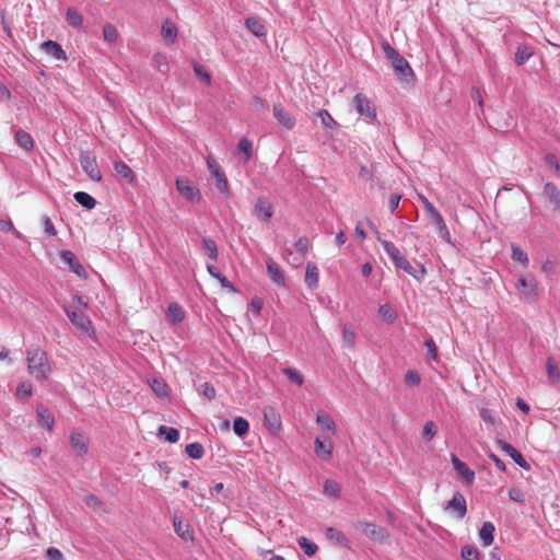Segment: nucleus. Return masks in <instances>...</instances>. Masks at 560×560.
I'll use <instances>...</instances> for the list:
<instances>
[{"label":"nucleus","instance_id":"obj_1","mask_svg":"<svg viewBox=\"0 0 560 560\" xmlns=\"http://www.w3.org/2000/svg\"><path fill=\"white\" fill-rule=\"evenodd\" d=\"M27 369L31 375L37 381H45L48 378L51 368L48 362L46 351L38 347H30L26 350Z\"/></svg>","mask_w":560,"mask_h":560},{"label":"nucleus","instance_id":"obj_2","mask_svg":"<svg viewBox=\"0 0 560 560\" xmlns=\"http://www.w3.org/2000/svg\"><path fill=\"white\" fill-rule=\"evenodd\" d=\"M377 240L381 242L385 253L388 255V257L392 259L396 268L402 269L408 275L412 276L417 280H421V278L425 275V269L423 266H420L419 271H417L409 260L400 253V250L395 246L394 243L385 240H381L377 237Z\"/></svg>","mask_w":560,"mask_h":560},{"label":"nucleus","instance_id":"obj_3","mask_svg":"<svg viewBox=\"0 0 560 560\" xmlns=\"http://www.w3.org/2000/svg\"><path fill=\"white\" fill-rule=\"evenodd\" d=\"M386 58L390 60L395 74L402 81L410 82L413 77V70L409 62L401 56L398 50L389 45L388 42H383L381 45Z\"/></svg>","mask_w":560,"mask_h":560},{"label":"nucleus","instance_id":"obj_4","mask_svg":"<svg viewBox=\"0 0 560 560\" xmlns=\"http://www.w3.org/2000/svg\"><path fill=\"white\" fill-rule=\"evenodd\" d=\"M65 312L70 322L81 331L89 332L92 329L90 318L85 315L83 310L75 304L66 305Z\"/></svg>","mask_w":560,"mask_h":560},{"label":"nucleus","instance_id":"obj_5","mask_svg":"<svg viewBox=\"0 0 560 560\" xmlns=\"http://www.w3.org/2000/svg\"><path fill=\"white\" fill-rule=\"evenodd\" d=\"M516 290L522 300L534 302L537 299V280L533 276L521 277L516 283Z\"/></svg>","mask_w":560,"mask_h":560},{"label":"nucleus","instance_id":"obj_6","mask_svg":"<svg viewBox=\"0 0 560 560\" xmlns=\"http://www.w3.org/2000/svg\"><path fill=\"white\" fill-rule=\"evenodd\" d=\"M354 526L355 528L360 529L365 536H368L371 540L377 542H384L389 536L386 528L380 527L374 523L358 521L354 523Z\"/></svg>","mask_w":560,"mask_h":560},{"label":"nucleus","instance_id":"obj_7","mask_svg":"<svg viewBox=\"0 0 560 560\" xmlns=\"http://www.w3.org/2000/svg\"><path fill=\"white\" fill-rule=\"evenodd\" d=\"M352 105L361 116L371 120L376 119V109L366 95L358 93L352 100Z\"/></svg>","mask_w":560,"mask_h":560},{"label":"nucleus","instance_id":"obj_8","mask_svg":"<svg viewBox=\"0 0 560 560\" xmlns=\"http://www.w3.org/2000/svg\"><path fill=\"white\" fill-rule=\"evenodd\" d=\"M80 163L90 179L94 182L102 180V173L94 156H91L89 152H82L80 154Z\"/></svg>","mask_w":560,"mask_h":560},{"label":"nucleus","instance_id":"obj_9","mask_svg":"<svg viewBox=\"0 0 560 560\" xmlns=\"http://www.w3.org/2000/svg\"><path fill=\"white\" fill-rule=\"evenodd\" d=\"M178 192L189 201H199L200 191L188 178L179 177L175 182Z\"/></svg>","mask_w":560,"mask_h":560},{"label":"nucleus","instance_id":"obj_10","mask_svg":"<svg viewBox=\"0 0 560 560\" xmlns=\"http://www.w3.org/2000/svg\"><path fill=\"white\" fill-rule=\"evenodd\" d=\"M262 413L265 427L271 434H278L282 425L279 412L273 407H265Z\"/></svg>","mask_w":560,"mask_h":560},{"label":"nucleus","instance_id":"obj_11","mask_svg":"<svg viewBox=\"0 0 560 560\" xmlns=\"http://www.w3.org/2000/svg\"><path fill=\"white\" fill-rule=\"evenodd\" d=\"M253 213L258 220L268 222L273 215V207L266 197H259L254 206Z\"/></svg>","mask_w":560,"mask_h":560},{"label":"nucleus","instance_id":"obj_12","mask_svg":"<svg viewBox=\"0 0 560 560\" xmlns=\"http://www.w3.org/2000/svg\"><path fill=\"white\" fill-rule=\"evenodd\" d=\"M452 464L459 476L467 485H471L475 480V472L471 470L468 465L462 462L456 455H452Z\"/></svg>","mask_w":560,"mask_h":560},{"label":"nucleus","instance_id":"obj_13","mask_svg":"<svg viewBox=\"0 0 560 560\" xmlns=\"http://www.w3.org/2000/svg\"><path fill=\"white\" fill-rule=\"evenodd\" d=\"M60 258L62 259V261H65L69 266L71 271L77 273L79 277L86 278V276H88L86 270L81 265V262L78 260L74 253H72L71 250H62L60 253Z\"/></svg>","mask_w":560,"mask_h":560},{"label":"nucleus","instance_id":"obj_14","mask_svg":"<svg viewBox=\"0 0 560 560\" xmlns=\"http://www.w3.org/2000/svg\"><path fill=\"white\" fill-rule=\"evenodd\" d=\"M497 444L498 446L504 452L506 453L520 467L524 468V469H529L530 466L529 464L526 462V459L523 457V455L516 450L514 448L510 443L503 441V440H498L497 441Z\"/></svg>","mask_w":560,"mask_h":560},{"label":"nucleus","instance_id":"obj_15","mask_svg":"<svg viewBox=\"0 0 560 560\" xmlns=\"http://www.w3.org/2000/svg\"><path fill=\"white\" fill-rule=\"evenodd\" d=\"M445 510H450L456 513L458 518H463L467 512L465 497L460 492H455L452 500L446 504Z\"/></svg>","mask_w":560,"mask_h":560},{"label":"nucleus","instance_id":"obj_16","mask_svg":"<svg viewBox=\"0 0 560 560\" xmlns=\"http://www.w3.org/2000/svg\"><path fill=\"white\" fill-rule=\"evenodd\" d=\"M273 116L284 128L291 130L295 126V118L281 104L273 105Z\"/></svg>","mask_w":560,"mask_h":560},{"label":"nucleus","instance_id":"obj_17","mask_svg":"<svg viewBox=\"0 0 560 560\" xmlns=\"http://www.w3.org/2000/svg\"><path fill=\"white\" fill-rule=\"evenodd\" d=\"M70 444L77 455L83 456L88 453L89 440L83 433L72 431L70 434Z\"/></svg>","mask_w":560,"mask_h":560},{"label":"nucleus","instance_id":"obj_18","mask_svg":"<svg viewBox=\"0 0 560 560\" xmlns=\"http://www.w3.org/2000/svg\"><path fill=\"white\" fill-rule=\"evenodd\" d=\"M267 272L272 282L277 285L285 287V278L280 266L272 259L268 258L266 261Z\"/></svg>","mask_w":560,"mask_h":560},{"label":"nucleus","instance_id":"obj_19","mask_svg":"<svg viewBox=\"0 0 560 560\" xmlns=\"http://www.w3.org/2000/svg\"><path fill=\"white\" fill-rule=\"evenodd\" d=\"M332 442L327 441V438H324V440L320 438L315 439V453L319 458L324 460L330 459L332 455Z\"/></svg>","mask_w":560,"mask_h":560},{"label":"nucleus","instance_id":"obj_20","mask_svg":"<svg viewBox=\"0 0 560 560\" xmlns=\"http://www.w3.org/2000/svg\"><path fill=\"white\" fill-rule=\"evenodd\" d=\"M43 50L57 60H67V55L61 45L55 40H46L42 44Z\"/></svg>","mask_w":560,"mask_h":560},{"label":"nucleus","instance_id":"obj_21","mask_svg":"<svg viewBox=\"0 0 560 560\" xmlns=\"http://www.w3.org/2000/svg\"><path fill=\"white\" fill-rule=\"evenodd\" d=\"M174 530L175 533L184 540H192L194 534L191 526L184 522L183 520L178 518L177 516H174L173 520Z\"/></svg>","mask_w":560,"mask_h":560},{"label":"nucleus","instance_id":"obj_22","mask_svg":"<svg viewBox=\"0 0 560 560\" xmlns=\"http://www.w3.org/2000/svg\"><path fill=\"white\" fill-rule=\"evenodd\" d=\"M544 195L553 206V209L560 212V190L553 183H547L544 187Z\"/></svg>","mask_w":560,"mask_h":560},{"label":"nucleus","instance_id":"obj_23","mask_svg":"<svg viewBox=\"0 0 560 560\" xmlns=\"http://www.w3.org/2000/svg\"><path fill=\"white\" fill-rule=\"evenodd\" d=\"M114 170L121 179L126 180V183L131 184L135 182V172L124 161H115Z\"/></svg>","mask_w":560,"mask_h":560},{"label":"nucleus","instance_id":"obj_24","mask_svg":"<svg viewBox=\"0 0 560 560\" xmlns=\"http://www.w3.org/2000/svg\"><path fill=\"white\" fill-rule=\"evenodd\" d=\"M418 199L423 205V207H424V209L427 211V214L432 220V222L434 224L441 223V221L443 220V217L438 211V209L432 205V202H430L429 199L424 195H422V194H418Z\"/></svg>","mask_w":560,"mask_h":560},{"label":"nucleus","instance_id":"obj_25","mask_svg":"<svg viewBox=\"0 0 560 560\" xmlns=\"http://www.w3.org/2000/svg\"><path fill=\"white\" fill-rule=\"evenodd\" d=\"M185 318V311L177 303H171L166 311V319L171 324L182 323Z\"/></svg>","mask_w":560,"mask_h":560},{"label":"nucleus","instance_id":"obj_26","mask_svg":"<svg viewBox=\"0 0 560 560\" xmlns=\"http://www.w3.org/2000/svg\"><path fill=\"white\" fill-rule=\"evenodd\" d=\"M534 55V48L526 44H521L516 48L514 61L517 66L524 65Z\"/></svg>","mask_w":560,"mask_h":560},{"label":"nucleus","instance_id":"obj_27","mask_svg":"<svg viewBox=\"0 0 560 560\" xmlns=\"http://www.w3.org/2000/svg\"><path fill=\"white\" fill-rule=\"evenodd\" d=\"M14 137H15V141L20 148L24 149L25 151L33 150L34 140L28 132L24 131L23 129H18L15 131Z\"/></svg>","mask_w":560,"mask_h":560},{"label":"nucleus","instance_id":"obj_28","mask_svg":"<svg viewBox=\"0 0 560 560\" xmlns=\"http://www.w3.org/2000/svg\"><path fill=\"white\" fill-rule=\"evenodd\" d=\"M245 25L257 37L266 35V26L262 21L256 16L247 18Z\"/></svg>","mask_w":560,"mask_h":560},{"label":"nucleus","instance_id":"obj_29","mask_svg":"<svg viewBox=\"0 0 560 560\" xmlns=\"http://www.w3.org/2000/svg\"><path fill=\"white\" fill-rule=\"evenodd\" d=\"M317 424L323 429L329 431L331 434H336L337 427L332 417L326 412H318L316 417Z\"/></svg>","mask_w":560,"mask_h":560},{"label":"nucleus","instance_id":"obj_30","mask_svg":"<svg viewBox=\"0 0 560 560\" xmlns=\"http://www.w3.org/2000/svg\"><path fill=\"white\" fill-rule=\"evenodd\" d=\"M36 412H37L38 422L43 427H45L49 431H51L54 423H55V419H54V416L50 413V411L44 406H38Z\"/></svg>","mask_w":560,"mask_h":560},{"label":"nucleus","instance_id":"obj_31","mask_svg":"<svg viewBox=\"0 0 560 560\" xmlns=\"http://www.w3.org/2000/svg\"><path fill=\"white\" fill-rule=\"evenodd\" d=\"M495 528L491 522H485L479 530V537L485 547L492 545Z\"/></svg>","mask_w":560,"mask_h":560},{"label":"nucleus","instance_id":"obj_32","mask_svg":"<svg viewBox=\"0 0 560 560\" xmlns=\"http://www.w3.org/2000/svg\"><path fill=\"white\" fill-rule=\"evenodd\" d=\"M161 34L166 43L173 44L177 37V27L167 20L162 25Z\"/></svg>","mask_w":560,"mask_h":560},{"label":"nucleus","instance_id":"obj_33","mask_svg":"<svg viewBox=\"0 0 560 560\" xmlns=\"http://www.w3.org/2000/svg\"><path fill=\"white\" fill-rule=\"evenodd\" d=\"M546 370L548 380L551 384L560 383V372L556 361L552 358H548L546 361Z\"/></svg>","mask_w":560,"mask_h":560},{"label":"nucleus","instance_id":"obj_34","mask_svg":"<svg viewBox=\"0 0 560 560\" xmlns=\"http://www.w3.org/2000/svg\"><path fill=\"white\" fill-rule=\"evenodd\" d=\"M305 284L315 288L318 283V269L313 262H307L305 271Z\"/></svg>","mask_w":560,"mask_h":560},{"label":"nucleus","instance_id":"obj_35","mask_svg":"<svg viewBox=\"0 0 560 560\" xmlns=\"http://www.w3.org/2000/svg\"><path fill=\"white\" fill-rule=\"evenodd\" d=\"M66 21L70 26L79 28L83 24V15L77 9L68 8L66 12Z\"/></svg>","mask_w":560,"mask_h":560},{"label":"nucleus","instance_id":"obj_36","mask_svg":"<svg viewBox=\"0 0 560 560\" xmlns=\"http://www.w3.org/2000/svg\"><path fill=\"white\" fill-rule=\"evenodd\" d=\"M201 248L210 259L217 260L218 258V246L215 241L209 237L202 238Z\"/></svg>","mask_w":560,"mask_h":560},{"label":"nucleus","instance_id":"obj_37","mask_svg":"<svg viewBox=\"0 0 560 560\" xmlns=\"http://www.w3.org/2000/svg\"><path fill=\"white\" fill-rule=\"evenodd\" d=\"M73 197L78 203L88 210H92L96 206V200L88 192L78 191L73 195Z\"/></svg>","mask_w":560,"mask_h":560},{"label":"nucleus","instance_id":"obj_38","mask_svg":"<svg viewBox=\"0 0 560 560\" xmlns=\"http://www.w3.org/2000/svg\"><path fill=\"white\" fill-rule=\"evenodd\" d=\"M324 493L327 497H330V498H334V499H338L340 497V493H341V487H340V485L337 481L327 479L324 482Z\"/></svg>","mask_w":560,"mask_h":560},{"label":"nucleus","instance_id":"obj_39","mask_svg":"<svg viewBox=\"0 0 560 560\" xmlns=\"http://www.w3.org/2000/svg\"><path fill=\"white\" fill-rule=\"evenodd\" d=\"M326 537L341 546H348V539L345 534L334 527L326 529Z\"/></svg>","mask_w":560,"mask_h":560},{"label":"nucleus","instance_id":"obj_40","mask_svg":"<svg viewBox=\"0 0 560 560\" xmlns=\"http://www.w3.org/2000/svg\"><path fill=\"white\" fill-rule=\"evenodd\" d=\"M248 430H249V423L245 418L237 417L234 419L233 431L236 435H238L240 438H243L244 435L247 434Z\"/></svg>","mask_w":560,"mask_h":560},{"label":"nucleus","instance_id":"obj_41","mask_svg":"<svg viewBox=\"0 0 560 560\" xmlns=\"http://www.w3.org/2000/svg\"><path fill=\"white\" fill-rule=\"evenodd\" d=\"M298 544L300 548L304 551V553L308 557L315 556L318 550L317 545L307 539L306 537H300Z\"/></svg>","mask_w":560,"mask_h":560},{"label":"nucleus","instance_id":"obj_42","mask_svg":"<svg viewBox=\"0 0 560 560\" xmlns=\"http://www.w3.org/2000/svg\"><path fill=\"white\" fill-rule=\"evenodd\" d=\"M159 435H164L165 440L170 443H175L179 439L178 430L166 425H161L159 428Z\"/></svg>","mask_w":560,"mask_h":560},{"label":"nucleus","instance_id":"obj_43","mask_svg":"<svg viewBox=\"0 0 560 560\" xmlns=\"http://www.w3.org/2000/svg\"><path fill=\"white\" fill-rule=\"evenodd\" d=\"M283 374L288 377V380L294 383L298 386H302L304 383L303 375L294 368H285L283 369Z\"/></svg>","mask_w":560,"mask_h":560},{"label":"nucleus","instance_id":"obj_44","mask_svg":"<svg viewBox=\"0 0 560 560\" xmlns=\"http://www.w3.org/2000/svg\"><path fill=\"white\" fill-rule=\"evenodd\" d=\"M186 454L192 459H199L203 456L205 448L200 443H190L185 448Z\"/></svg>","mask_w":560,"mask_h":560},{"label":"nucleus","instance_id":"obj_45","mask_svg":"<svg viewBox=\"0 0 560 560\" xmlns=\"http://www.w3.org/2000/svg\"><path fill=\"white\" fill-rule=\"evenodd\" d=\"M215 179L217 188L224 195L229 194V183L223 171L214 173L212 176Z\"/></svg>","mask_w":560,"mask_h":560},{"label":"nucleus","instance_id":"obj_46","mask_svg":"<svg viewBox=\"0 0 560 560\" xmlns=\"http://www.w3.org/2000/svg\"><path fill=\"white\" fill-rule=\"evenodd\" d=\"M238 152L244 154L245 161H248L253 154V143L247 138H242L237 144Z\"/></svg>","mask_w":560,"mask_h":560},{"label":"nucleus","instance_id":"obj_47","mask_svg":"<svg viewBox=\"0 0 560 560\" xmlns=\"http://www.w3.org/2000/svg\"><path fill=\"white\" fill-rule=\"evenodd\" d=\"M342 340L345 346L353 348L355 345V332L350 325H345L342 328Z\"/></svg>","mask_w":560,"mask_h":560},{"label":"nucleus","instance_id":"obj_48","mask_svg":"<svg viewBox=\"0 0 560 560\" xmlns=\"http://www.w3.org/2000/svg\"><path fill=\"white\" fill-rule=\"evenodd\" d=\"M103 37L108 43H115L118 38V31L112 23H106L103 26Z\"/></svg>","mask_w":560,"mask_h":560},{"label":"nucleus","instance_id":"obj_49","mask_svg":"<svg viewBox=\"0 0 560 560\" xmlns=\"http://www.w3.org/2000/svg\"><path fill=\"white\" fill-rule=\"evenodd\" d=\"M316 115L320 118L322 124L326 128L335 129L338 127V122L332 118V116L326 109H320Z\"/></svg>","mask_w":560,"mask_h":560},{"label":"nucleus","instance_id":"obj_50","mask_svg":"<svg viewBox=\"0 0 560 560\" xmlns=\"http://www.w3.org/2000/svg\"><path fill=\"white\" fill-rule=\"evenodd\" d=\"M512 259L521 262L523 266L528 265L527 254L516 245H512Z\"/></svg>","mask_w":560,"mask_h":560},{"label":"nucleus","instance_id":"obj_51","mask_svg":"<svg viewBox=\"0 0 560 560\" xmlns=\"http://www.w3.org/2000/svg\"><path fill=\"white\" fill-rule=\"evenodd\" d=\"M462 558L464 560H479V552L475 547L467 545L462 548Z\"/></svg>","mask_w":560,"mask_h":560},{"label":"nucleus","instance_id":"obj_52","mask_svg":"<svg viewBox=\"0 0 560 560\" xmlns=\"http://www.w3.org/2000/svg\"><path fill=\"white\" fill-rule=\"evenodd\" d=\"M308 247H310V241L306 236H301L294 243L295 250L303 256L307 253Z\"/></svg>","mask_w":560,"mask_h":560},{"label":"nucleus","instance_id":"obj_53","mask_svg":"<svg viewBox=\"0 0 560 560\" xmlns=\"http://www.w3.org/2000/svg\"><path fill=\"white\" fill-rule=\"evenodd\" d=\"M421 382L420 374L417 371L409 370L405 374V383L409 386H416L419 385Z\"/></svg>","mask_w":560,"mask_h":560},{"label":"nucleus","instance_id":"obj_54","mask_svg":"<svg viewBox=\"0 0 560 560\" xmlns=\"http://www.w3.org/2000/svg\"><path fill=\"white\" fill-rule=\"evenodd\" d=\"M438 428L433 421H428L423 427L422 435L425 440H431L436 434Z\"/></svg>","mask_w":560,"mask_h":560},{"label":"nucleus","instance_id":"obj_55","mask_svg":"<svg viewBox=\"0 0 560 560\" xmlns=\"http://www.w3.org/2000/svg\"><path fill=\"white\" fill-rule=\"evenodd\" d=\"M194 71L196 73L197 77H199L202 81H205L207 84L210 83L211 81V75L209 74V72L205 69L203 66L199 65V63H195L194 65Z\"/></svg>","mask_w":560,"mask_h":560},{"label":"nucleus","instance_id":"obj_56","mask_svg":"<svg viewBox=\"0 0 560 560\" xmlns=\"http://www.w3.org/2000/svg\"><path fill=\"white\" fill-rule=\"evenodd\" d=\"M509 498L512 501L518 502V503H524V501H525L524 492L517 487H513L509 490Z\"/></svg>","mask_w":560,"mask_h":560},{"label":"nucleus","instance_id":"obj_57","mask_svg":"<svg viewBox=\"0 0 560 560\" xmlns=\"http://www.w3.org/2000/svg\"><path fill=\"white\" fill-rule=\"evenodd\" d=\"M151 388L159 397L167 395L166 384L161 381L153 380V382L151 383Z\"/></svg>","mask_w":560,"mask_h":560},{"label":"nucleus","instance_id":"obj_58","mask_svg":"<svg viewBox=\"0 0 560 560\" xmlns=\"http://www.w3.org/2000/svg\"><path fill=\"white\" fill-rule=\"evenodd\" d=\"M42 221H43V224H44V228H45V233L49 236H55L57 235V231L54 226V223L52 221L50 220V218L48 215H44L42 218Z\"/></svg>","mask_w":560,"mask_h":560},{"label":"nucleus","instance_id":"obj_59","mask_svg":"<svg viewBox=\"0 0 560 560\" xmlns=\"http://www.w3.org/2000/svg\"><path fill=\"white\" fill-rule=\"evenodd\" d=\"M424 345L428 349L429 357L431 359L435 360L438 358V348H436L434 340L432 338L427 339Z\"/></svg>","mask_w":560,"mask_h":560},{"label":"nucleus","instance_id":"obj_60","mask_svg":"<svg viewBox=\"0 0 560 560\" xmlns=\"http://www.w3.org/2000/svg\"><path fill=\"white\" fill-rule=\"evenodd\" d=\"M215 279L219 280V282L221 283V285L223 288L230 290L233 293L237 292V289L234 287V284L225 276H223L221 272L219 273V277H217Z\"/></svg>","mask_w":560,"mask_h":560},{"label":"nucleus","instance_id":"obj_61","mask_svg":"<svg viewBox=\"0 0 560 560\" xmlns=\"http://www.w3.org/2000/svg\"><path fill=\"white\" fill-rule=\"evenodd\" d=\"M401 196L399 194H393L389 197L388 206L392 213H395L398 209L399 202H400Z\"/></svg>","mask_w":560,"mask_h":560},{"label":"nucleus","instance_id":"obj_62","mask_svg":"<svg viewBox=\"0 0 560 560\" xmlns=\"http://www.w3.org/2000/svg\"><path fill=\"white\" fill-rule=\"evenodd\" d=\"M46 556L48 560H63L62 553L55 547H49L46 551Z\"/></svg>","mask_w":560,"mask_h":560},{"label":"nucleus","instance_id":"obj_63","mask_svg":"<svg viewBox=\"0 0 560 560\" xmlns=\"http://www.w3.org/2000/svg\"><path fill=\"white\" fill-rule=\"evenodd\" d=\"M202 395L209 400L213 399L215 397L214 386L209 383H205L202 385Z\"/></svg>","mask_w":560,"mask_h":560},{"label":"nucleus","instance_id":"obj_64","mask_svg":"<svg viewBox=\"0 0 560 560\" xmlns=\"http://www.w3.org/2000/svg\"><path fill=\"white\" fill-rule=\"evenodd\" d=\"M155 61L158 63V68L162 73H166L168 71V63L166 61V57L163 55H156Z\"/></svg>","mask_w":560,"mask_h":560}]
</instances>
